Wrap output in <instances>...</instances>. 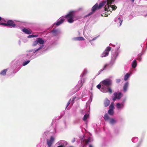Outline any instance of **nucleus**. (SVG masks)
<instances>
[{
	"instance_id": "f257e3e1",
	"label": "nucleus",
	"mask_w": 147,
	"mask_h": 147,
	"mask_svg": "<svg viewBox=\"0 0 147 147\" xmlns=\"http://www.w3.org/2000/svg\"><path fill=\"white\" fill-rule=\"evenodd\" d=\"M114 1V0H105L99 3V5L98 3H96L94 5L92 8V12L90 13L88 16H90L92 14V12L95 11L96 9H99L103 7L105 4L106 3L105 8V11H107L110 13L113 9H115L117 8L116 6L111 5V4Z\"/></svg>"
},
{
	"instance_id": "f03ea898",
	"label": "nucleus",
	"mask_w": 147,
	"mask_h": 147,
	"mask_svg": "<svg viewBox=\"0 0 147 147\" xmlns=\"http://www.w3.org/2000/svg\"><path fill=\"white\" fill-rule=\"evenodd\" d=\"M80 18V17L76 13L75 11H70L67 14L64 16L61 17L58 20L56 23L54 24L58 26L61 24L64 21L65 18H67V22L70 23L74 22Z\"/></svg>"
},
{
	"instance_id": "7ed1b4c3",
	"label": "nucleus",
	"mask_w": 147,
	"mask_h": 147,
	"mask_svg": "<svg viewBox=\"0 0 147 147\" xmlns=\"http://www.w3.org/2000/svg\"><path fill=\"white\" fill-rule=\"evenodd\" d=\"M102 85V88L100 91L103 93L109 92L110 94L113 92L111 88L109 87L112 84V81L110 78H107L102 81L100 82Z\"/></svg>"
},
{
	"instance_id": "20e7f679",
	"label": "nucleus",
	"mask_w": 147,
	"mask_h": 147,
	"mask_svg": "<svg viewBox=\"0 0 147 147\" xmlns=\"http://www.w3.org/2000/svg\"><path fill=\"white\" fill-rule=\"evenodd\" d=\"M43 48V45H40L38 48H36L29 50L27 51L28 53L26 54V56L30 60L35 59L37 57V54L41 51Z\"/></svg>"
},
{
	"instance_id": "39448f33",
	"label": "nucleus",
	"mask_w": 147,
	"mask_h": 147,
	"mask_svg": "<svg viewBox=\"0 0 147 147\" xmlns=\"http://www.w3.org/2000/svg\"><path fill=\"white\" fill-rule=\"evenodd\" d=\"M45 42V39L42 38L38 37L37 38L36 40L33 42L32 46L33 47H36L39 45H44L43 44Z\"/></svg>"
},
{
	"instance_id": "423d86ee",
	"label": "nucleus",
	"mask_w": 147,
	"mask_h": 147,
	"mask_svg": "<svg viewBox=\"0 0 147 147\" xmlns=\"http://www.w3.org/2000/svg\"><path fill=\"white\" fill-rule=\"evenodd\" d=\"M120 51H112L111 59L110 64L112 65L115 63L116 59L118 57Z\"/></svg>"
},
{
	"instance_id": "0eeeda50",
	"label": "nucleus",
	"mask_w": 147,
	"mask_h": 147,
	"mask_svg": "<svg viewBox=\"0 0 147 147\" xmlns=\"http://www.w3.org/2000/svg\"><path fill=\"white\" fill-rule=\"evenodd\" d=\"M126 99V98L125 97L121 100V102H118L116 104V107L118 110L121 111L124 109Z\"/></svg>"
},
{
	"instance_id": "6e6552de",
	"label": "nucleus",
	"mask_w": 147,
	"mask_h": 147,
	"mask_svg": "<svg viewBox=\"0 0 147 147\" xmlns=\"http://www.w3.org/2000/svg\"><path fill=\"white\" fill-rule=\"evenodd\" d=\"M114 21L115 24H117L119 26H120L121 25L123 22V19L121 16H117L115 18Z\"/></svg>"
},
{
	"instance_id": "1a4fd4ad",
	"label": "nucleus",
	"mask_w": 147,
	"mask_h": 147,
	"mask_svg": "<svg viewBox=\"0 0 147 147\" xmlns=\"http://www.w3.org/2000/svg\"><path fill=\"white\" fill-rule=\"evenodd\" d=\"M6 22L4 23H0L1 25H3L5 26H10L12 27H14L16 26V25L14 22L11 20H9L7 22V23Z\"/></svg>"
},
{
	"instance_id": "9d476101",
	"label": "nucleus",
	"mask_w": 147,
	"mask_h": 147,
	"mask_svg": "<svg viewBox=\"0 0 147 147\" xmlns=\"http://www.w3.org/2000/svg\"><path fill=\"white\" fill-rule=\"evenodd\" d=\"M111 48L110 47H107L105 51L102 53L100 55V57L102 58L106 57L108 56L109 54V52L111 51Z\"/></svg>"
},
{
	"instance_id": "9b49d317",
	"label": "nucleus",
	"mask_w": 147,
	"mask_h": 147,
	"mask_svg": "<svg viewBox=\"0 0 147 147\" xmlns=\"http://www.w3.org/2000/svg\"><path fill=\"white\" fill-rule=\"evenodd\" d=\"M67 142L65 140H60L56 143L58 146L57 147H65L67 144Z\"/></svg>"
},
{
	"instance_id": "f8f14e48",
	"label": "nucleus",
	"mask_w": 147,
	"mask_h": 147,
	"mask_svg": "<svg viewBox=\"0 0 147 147\" xmlns=\"http://www.w3.org/2000/svg\"><path fill=\"white\" fill-rule=\"evenodd\" d=\"M81 80L79 81L78 84L76 86V87L78 88V90H79L80 88L82 86L83 84L85 82V79L81 77Z\"/></svg>"
},
{
	"instance_id": "ddd939ff",
	"label": "nucleus",
	"mask_w": 147,
	"mask_h": 147,
	"mask_svg": "<svg viewBox=\"0 0 147 147\" xmlns=\"http://www.w3.org/2000/svg\"><path fill=\"white\" fill-rule=\"evenodd\" d=\"M91 95H90V98L86 103V109L87 110H88L89 111L90 108V104L92 100V93H91Z\"/></svg>"
},
{
	"instance_id": "4468645a",
	"label": "nucleus",
	"mask_w": 147,
	"mask_h": 147,
	"mask_svg": "<svg viewBox=\"0 0 147 147\" xmlns=\"http://www.w3.org/2000/svg\"><path fill=\"white\" fill-rule=\"evenodd\" d=\"M92 140L91 138L89 137L88 139L85 138L84 136H83V138L81 140V142L84 143V144H88L89 142H91Z\"/></svg>"
},
{
	"instance_id": "2eb2a0df",
	"label": "nucleus",
	"mask_w": 147,
	"mask_h": 147,
	"mask_svg": "<svg viewBox=\"0 0 147 147\" xmlns=\"http://www.w3.org/2000/svg\"><path fill=\"white\" fill-rule=\"evenodd\" d=\"M129 83L128 82H126L124 84L123 87V91L125 92L127 91L129 86Z\"/></svg>"
},
{
	"instance_id": "dca6fc26",
	"label": "nucleus",
	"mask_w": 147,
	"mask_h": 147,
	"mask_svg": "<svg viewBox=\"0 0 147 147\" xmlns=\"http://www.w3.org/2000/svg\"><path fill=\"white\" fill-rule=\"evenodd\" d=\"M132 74L131 72H128L126 73L124 76V80L125 81H127L130 77Z\"/></svg>"
},
{
	"instance_id": "f3484780",
	"label": "nucleus",
	"mask_w": 147,
	"mask_h": 147,
	"mask_svg": "<svg viewBox=\"0 0 147 147\" xmlns=\"http://www.w3.org/2000/svg\"><path fill=\"white\" fill-rule=\"evenodd\" d=\"M114 96H116L117 97V99H120L122 96V94L121 92H115L113 94Z\"/></svg>"
},
{
	"instance_id": "a211bd4d",
	"label": "nucleus",
	"mask_w": 147,
	"mask_h": 147,
	"mask_svg": "<svg viewBox=\"0 0 147 147\" xmlns=\"http://www.w3.org/2000/svg\"><path fill=\"white\" fill-rule=\"evenodd\" d=\"M85 39L82 37H78L73 38L72 40L74 41L84 40Z\"/></svg>"
},
{
	"instance_id": "6ab92c4d",
	"label": "nucleus",
	"mask_w": 147,
	"mask_h": 147,
	"mask_svg": "<svg viewBox=\"0 0 147 147\" xmlns=\"http://www.w3.org/2000/svg\"><path fill=\"white\" fill-rule=\"evenodd\" d=\"M22 31L25 33L28 34H31L32 32V31L31 30H28L25 28L23 29Z\"/></svg>"
},
{
	"instance_id": "aec40b11",
	"label": "nucleus",
	"mask_w": 147,
	"mask_h": 147,
	"mask_svg": "<svg viewBox=\"0 0 147 147\" xmlns=\"http://www.w3.org/2000/svg\"><path fill=\"white\" fill-rule=\"evenodd\" d=\"M51 32L53 33L54 36H57L59 34V31L56 29H53L51 31Z\"/></svg>"
},
{
	"instance_id": "412c9836",
	"label": "nucleus",
	"mask_w": 147,
	"mask_h": 147,
	"mask_svg": "<svg viewBox=\"0 0 147 147\" xmlns=\"http://www.w3.org/2000/svg\"><path fill=\"white\" fill-rule=\"evenodd\" d=\"M105 106L107 107L110 104V101L107 98H106L104 101V102Z\"/></svg>"
},
{
	"instance_id": "4be33fe9",
	"label": "nucleus",
	"mask_w": 147,
	"mask_h": 147,
	"mask_svg": "<svg viewBox=\"0 0 147 147\" xmlns=\"http://www.w3.org/2000/svg\"><path fill=\"white\" fill-rule=\"evenodd\" d=\"M88 73V70L86 69H84L83 72L81 74L80 76V77L82 78V77L86 75V74Z\"/></svg>"
},
{
	"instance_id": "5701e85b",
	"label": "nucleus",
	"mask_w": 147,
	"mask_h": 147,
	"mask_svg": "<svg viewBox=\"0 0 147 147\" xmlns=\"http://www.w3.org/2000/svg\"><path fill=\"white\" fill-rule=\"evenodd\" d=\"M109 64H105L103 67L102 69H101L98 72V75L101 72L103 71L109 65Z\"/></svg>"
},
{
	"instance_id": "b1692460",
	"label": "nucleus",
	"mask_w": 147,
	"mask_h": 147,
	"mask_svg": "<svg viewBox=\"0 0 147 147\" xmlns=\"http://www.w3.org/2000/svg\"><path fill=\"white\" fill-rule=\"evenodd\" d=\"M137 65V62L136 59L134 60L131 63V66L133 68H135Z\"/></svg>"
},
{
	"instance_id": "393cba45",
	"label": "nucleus",
	"mask_w": 147,
	"mask_h": 147,
	"mask_svg": "<svg viewBox=\"0 0 147 147\" xmlns=\"http://www.w3.org/2000/svg\"><path fill=\"white\" fill-rule=\"evenodd\" d=\"M7 71V69H4L2 70L0 72V75L2 76H4L6 75Z\"/></svg>"
},
{
	"instance_id": "a878e982",
	"label": "nucleus",
	"mask_w": 147,
	"mask_h": 147,
	"mask_svg": "<svg viewBox=\"0 0 147 147\" xmlns=\"http://www.w3.org/2000/svg\"><path fill=\"white\" fill-rule=\"evenodd\" d=\"M89 117V114L88 113L86 114L83 118V120L84 121H86Z\"/></svg>"
},
{
	"instance_id": "bb28decb",
	"label": "nucleus",
	"mask_w": 147,
	"mask_h": 147,
	"mask_svg": "<svg viewBox=\"0 0 147 147\" xmlns=\"http://www.w3.org/2000/svg\"><path fill=\"white\" fill-rule=\"evenodd\" d=\"M138 138L136 137H133L131 139L132 141L134 143L138 141Z\"/></svg>"
},
{
	"instance_id": "cd10ccee",
	"label": "nucleus",
	"mask_w": 147,
	"mask_h": 147,
	"mask_svg": "<svg viewBox=\"0 0 147 147\" xmlns=\"http://www.w3.org/2000/svg\"><path fill=\"white\" fill-rule=\"evenodd\" d=\"M75 98V97H74L72 99H70L68 102L70 104H71V105H72L74 103V100Z\"/></svg>"
},
{
	"instance_id": "c85d7f7f",
	"label": "nucleus",
	"mask_w": 147,
	"mask_h": 147,
	"mask_svg": "<svg viewBox=\"0 0 147 147\" xmlns=\"http://www.w3.org/2000/svg\"><path fill=\"white\" fill-rule=\"evenodd\" d=\"M104 118L105 121H108L110 119V118L108 116V114L107 113H106L105 114Z\"/></svg>"
},
{
	"instance_id": "c756f323",
	"label": "nucleus",
	"mask_w": 147,
	"mask_h": 147,
	"mask_svg": "<svg viewBox=\"0 0 147 147\" xmlns=\"http://www.w3.org/2000/svg\"><path fill=\"white\" fill-rule=\"evenodd\" d=\"M98 37V36H97L94 37V38H93L92 40H89V42L91 43L92 45H94V43L92 42V41L96 40Z\"/></svg>"
},
{
	"instance_id": "7c9ffc66",
	"label": "nucleus",
	"mask_w": 147,
	"mask_h": 147,
	"mask_svg": "<svg viewBox=\"0 0 147 147\" xmlns=\"http://www.w3.org/2000/svg\"><path fill=\"white\" fill-rule=\"evenodd\" d=\"M30 62V60H28L24 61L22 63V65L25 66L28 64Z\"/></svg>"
},
{
	"instance_id": "2f4dec72",
	"label": "nucleus",
	"mask_w": 147,
	"mask_h": 147,
	"mask_svg": "<svg viewBox=\"0 0 147 147\" xmlns=\"http://www.w3.org/2000/svg\"><path fill=\"white\" fill-rule=\"evenodd\" d=\"M5 22H6V20L4 18H2L0 16V23H4ZM0 25H1V24Z\"/></svg>"
},
{
	"instance_id": "473e14b6",
	"label": "nucleus",
	"mask_w": 147,
	"mask_h": 147,
	"mask_svg": "<svg viewBox=\"0 0 147 147\" xmlns=\"http://www.w3.org/2000/svg\"><path fill=\"white\" fill-rule=\"evenodd\" d=\"M142 142V139L140 140L137 144L136 147H140L141 145Z\"/></svg>"
},
{
	"instance_id": "72a5a7b5",
	"label": "nucleus",
	"mask_w": 147,
	"mask_h": 147,
	"mask_svg": "<svg viewBox=\"0 0 147 147\" xmlns=\"http://www.w3.org/2000/svg\"><path fill=\"white\" fill-rule=\"evenodd\" d=\"M108 113L110 115H113L114 113L113 110L109 109Z\"/></svg>"
},
{
	"instance_id": "f704fd0d",
	"label": "nucleus",
	"mask_w": 147,
	"mask_h": 147,
	"mask_svg": "<svg viewBox=\"0 0 147 147\" xmlns=\"http://www.w3.org/2000/svg\"><path fill=\"white\" fill-rule=\"evenodd\" d=\"M116 122L113 119H110V123L111 124H113L115 123Z\"/></svg>"
},
{
	"instance_id": "c9c22d12",
	"label": "nucleus",
	"mask_w": 147,
	"mask_h": 147,
	"mask_svg": "<svg viewBox=\"0 0 147 147\" xmlns=\"http://www.w3.org/2000/svg\"><path fill=\"white\" fill-rule=\"evenodd\" d=\"M114 108V106L113 103H111L109 106V109L113 110Z\"/></svg>"
},
{
	"instance_id": "e433bc0d",
	"label": "nucleus",
	"mask_w": 147,
	"mask_h": 147,
	"mask_svg": "<svg viewBox=\"0 0 147 147\" xmlns=\"http://www.w3.org/2000/svg\"><path fill=\"white\" fill-rule=\"evenodd\" d=\"M120 45L119 44H117V46L116 48H115V50L114 51H119L120 50H119V49L120 48Z\"/></svg>"
},
{
	"instance_id": "4c0bfd02",
	"label": "nucleus",
	"mask_w": 147,
	"mask_h": 147,
	"mask_svg": "<svg viewBox=\"0 0 147 147\" xmlns=\"http://www.w3.org/2000/svg\"><path fill=\"white\" fill-rule=\"evenodd\" d=\"M96 87L98 89L100 90L102 88V85L100 83V84L98 85Z\"/></svg>"
},
{
	"instance_id": "58836bf2",
	"label": "nucleus",
	"mask_w": 147,
	"mask_h": 147,
	"mask_svg": "<svg viewBox=\"0 0 147 147\" xmlns=\"http://www.w3.org/2000/svg\"><path fill=\"white\" fill-rule=\"evenodd\" d=\"M119 131V130L118 129H115L114 133L116 134H117Z\"/></svg>"
},
{
	"instance_id": "ea45409f",
	"label": "nucleus",
	"mask_w": 147,
	"mask_h": 147,
	"mask_svg": "<svg viewBox=\"0 0 147 147\" xmlns=\"http://www.w3.org/2000/svg\"><path fill=\"white\" fill-rule=\"evenodd\" d=\"M20 61H18L16 62V66H18L20 65Z\"/></svg>"
},
{
	"instance_id": "a19ab883",
	"label": "nucleus",
	"mask_w": 147,
	"mask_h": 147,
	"mask_svg": "<svg viewBox=\"0 0 147 147\" xmlns=\"http://www.w3.org/2000/svg\"><path fill=\"white\" fill-rule=\"evenodd\" d=\"M121 80L120 79H117L116 80V82L117 83H119L121 81Z\"/></svg>"
},
{
	"instance_id": "79ce46f5",
	"label": "nucleus",
	"mask_w": 147,
	"mask_h": 147,
	"mask_svg": "<svg viewBox=\"0 0 147 147\" xmlns=\"http://www.w3.org/2000/svg\"><path fill=\"white\" fill-rule=\"evenodd\" d=\"M114 97L113 98V100L115 101L117 99V97L116 96H114Z\"/></svg>"
},
{
	"instance_id": "37998d69",
	"label": "nucleus",
	"mask_w": 147,
	"mask_h": 147,
	"mask_svg": "<svg viewBox=\"0 0 147 147\" xmlns=\"http://www.w3.org/2000/svg\"><path fill=\"white\" fill-rule=\"evenodd\" d=\"M27 37L29 38H33V34L28 36H27Z\"/></svg>"
},
{
	"instance_id": "c03bdc74",
	"label": "nucleus",
	"mask_w": 147,
	"mask_h": 147,
	"mask_svg": "<svg viewBox=\"0 0 147 147\" xmlns=\"http://www.w3.org/2000/svg\"><path fill=\"white\" fill-rule=\"evenodd\" d=\"M143 54V53H141L140 54H138V57H141L142 55Z\"/></svg>"
},
{
	"instance_id": "a18cd8bd",
	"label": "nucleus",
	"mask_w": 147,
	"mask_h": 147,
	"mask_svg": "<svg viewBox=\"0 0 147 147\" xmlns=\"http://www.w3.org/2000/svg\"><path fill=\"white\" fill-rule=\"evenodd\" d=\"M33 37H37L38 36V35L37 34L34 35L33 34Z\"/></svg>"
},
{
	"instance_id": "49530a36",
	"label": "nucleus",
	"mask_w": 147,
	"mask_h": 147,
	"mask_svg": "<svg viewBox=\"0 0 147 147\" xmlns=\"http://www.w3.org/2000/svg\"><path fill=\"white\" fill-rule=\"evenodd\" d=\"M76 141V139L75 138H73L72 139V140L71 141V142L72 143Z\"/></svg>"
},
{
	"instance_id": "de8ad7c7",
	"label": "nucleus",
	"mask_w": 147,
	"mask_h": 147,
	"mask_svg": "<svg viewBox=\"0 0 147 147\" xmlns=\"http://www.w3.org/2000/svg\"><path fill=\"white\" fill-rule=\"evenodd\" d=\"M70 104L69 103V102H67V105L66 107V108H65L66 109L67 108V107Z\"/></svg>"
},
{
	"instance_id": "09e8293b",
	"label": "nucleus",
	"mask_w": 147,
	"mask_h": 147,
	"mask_svg": "<svg viewBox=\"0 0 147 147\" xmlns=\"http://www.w3.org/2000/svg\"><path fill=\"white\" fill-rule=\"evenodd\" d=\"M110 46H112L113 47H115V45H113V44H110Z\"/></svg>"
},
{
	"instance_id": "8fccbe9b",
	"label": "nucleus",
	"mask_w": 147,
	"mask_h": 147,
	"mask_svg": "<svg viewBox=\"0 0 147 147\" xmlns=\"http://www.w3.org/2000/svg\"><path fill=\"white\" fill-rule=\"evenodd\" d=\"M138 59H139V61H141V59H142V58L141 57H140L139 58L138 57Z\"/></svg>"
},
{
	"instance_id": "3c124183",
	"label": "nucleus",
	"mask_w": 147,
	"mask_h": 147,
	"mask_svg": "<svg viewBox=\"0 0 147 147\" xmlns=\"http://www.w3.org/2000/svg\"><path fill=\"white\" fill-rule=\"evenodd\" d=\"M48 133H49V132H45L44 133V135H46L47 134H48Z\"/></svg>"
},
{
	"instance_id": "603ef678",
	"label": "nucleus",
	"mask_w": 147,
	"mask_h": 147,
	"mask_svg": "<svg viewBox=\"0 0 147 147\" xmlns=\"http://www.w3.org/2000/svg\"><path fill=\"white\" fill-rule=\"evenodd\" d=\"M89 147H93V146L91 144H90L89 145Z\"/></svg>"
},
{
	"instance_id": "864d4df0",
	"label": "nucleus",
	"mask_w": 147,
	"mask_h": 147,
	"mask_svg": "<svg viewBox=\"0 0 147 147\" xmlns=\"http://www.w3.org/2000/svg\"><path fill=\"white\" fill-rule=\"evenodd\" d=\"M130 0L131 1L132 3L134 2V0Z\"/></svg>"
},
{
	"instance_id": "5fc2aeb1",
	"label": "nucleus",
	"mask_w": 147,
	"mask_h": 147,
	"mask_svg": "<svg viewBox=\"0 0 147 147\" xmlns=\"http://www.w3.org/2000/svg\"><path fill=\"white\" fill-rule=\"evenodd\" d=\"M84 96V95H81V97H83Z\"/></svg>"
},
{
	"instance_id": "6e6d98bb",
	"label": "nucleus",
	"mask_w": 147,
	"mask_h": 147,
	"mask_svg": "<svg viewBox=\"0 0 147 147\" xmlns=\"http://www.w3.org/2000/svg\"><path fill=\"white\" fill-rule=\"evenodd\" d=\"M101 16H104L103 15V14H101Z\"/></svg>"
},
{
	"instance_id": "4d7b16f0",
	"label": "nucleus",
	"mask_w": 147,
	"mask_h": 147,
	"mask_svg": "<svg viewBox=\"0 0 147 147\" xmlns=\"http://www.w3.org/2000/svg\"><path fill=\"white\" fill-rule=\"evenodd\" d=\"M54 121V120H53L52 122V123H53V122Z\"/></svg>"
},
{
	"instance_id": "13d9d810",
	"label": "nucleus",
	"mask_w": 147,
	"mask_h": 147,
	"mask_svg": "<svg viewBox=\"0 0 147 147\" xmlns=\"http://www.w3.org/2000/svg\"><path fill=\"white\" fill-rule=\"evenodd\" d=\"M20 68H20H20H19V69H20Z\"/></svg>"
},
{
	"instance_id": "bf43d9fd",
	"label": "nucleus",
	"mask_w": 147,
	"mask_h": 147,
	"mask_svg": "<svg viewBox=\"0 0 147 147\" xmlns=\"http://www.w3.org/2000/svg\"><path fill=\"white\" fill-rule=\"evenodd\" d=\"M67 109H69L68 108H67Z\"/></svg>"
}]
</instances>
